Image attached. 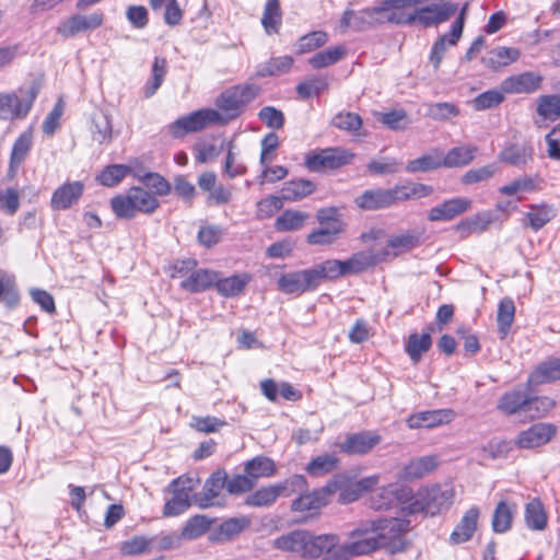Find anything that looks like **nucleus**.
Here are the masks:
<instances>
[{
	"mask_svg": "<svg viewBox=\"0 0 560 560\" xmlns=\"http://www.w3.org/2000/svg\"><path fill=\"white\" fill-rule=\"evenodd\" d=\"M338 542L339 536L336 534L314 535L305 529H295L273 539L272 546L304 559H317L323 553L331 557L332 549Z\"/></svg>",
	"mask_w": 560,
	"mask_h": 560,
	"instance_id": "obj_1",
	"label": "nucleus"
},
{
	"mask_svg": "<svg viewBox=\"0 0 560 560\" xmlns=\"http://www.w3.org/2000/svg\"><path fill=\"white\" fill-rule=\"evenodd\" d=\"M375 530L373 520L360 522L353 529L347 533L348 540L343 544L339 541L334 547L331 557H325L322 560H349L378 549L377 533Z\"/></svg>",
	"mask_w": 560,
	"mask_h": 560,
	"instance_id": "obj_2",
	"label": "nucleus"
},
{
	"mask_svg": "<svg viewBox=\"0 0 560 560\" xmlns=\"http://www.w3.org/2000/svg\"><path fill=\"white\" fill-rule=\"evenodd\" d=\"M160 206L156 197L140 186H132L125 194L110 199V208L118 219L130 220L137 213H153Z\"/></svg>",
	"mask_w": 560,
	"mask_h": 560,
	"instance_id": "obj_3",
	"label": "nucleus"
},
{
	"mask_svg": "<svg viewBox=\"0 0 560 560\" xmlns=\"http://www.w3.org/2000/svg\"><path fill=\"white\" fill-rule=\"evenodd\" d=\"M259 92L260 88L252 83L233 85L221 92L217 96L214 105L222 118V126L236 119L243 113L244 107L254 101Z\"/></svg>",
	"mask_w": 560,
	"mask_h": 560,
	"instance_id": "obj_4",
	"label": "nucleus"
},
{
	"mask_svg": "<svg viewBox=\"0 0 560 560\" xmlns=\"http://www.w3.org/2000/svg\"><path fill=\"white\" fill-rule=\"evenodd\" d=\"M454 499V489L450 485H433L418 490L410 511L423 512L434 516L447 511Z\"/></svg>",
	"mask_w": 560,
	"mask_h": 560,
	"instance_id": "obj_5",
	"label": "nucleus"
},
{
	"mask_svg": "<svg viewBox=\"0 0 560 560\" xmlns=\"http://www.w3.org/2000/svg\"><path fill=\"white\" fill-rule=\"evenodd\" d=\"M38 93L39 84L35 81L26 89L20 88L13 92L0 93V119H24L28 115Z\"/></svg>",
	"mask_w": 560,
	"mask_h": 560,
	"instance_id": "obj_6",
	"label": "nucleus"
},
{
	"mask_svg": "<svg viewBox=\"0 0 560 560\" xmlns=\"http://www.w3.org/2000/svg\"><path fill=\"white\" fill-rule=\"evenodd\" d=\"M212 125L222 126V118L219 110L213 108H201L179 117L172 122L170 125V133L174 138H182L187 133L201 131Z\"/></svg>",
	"mask_w": 560,
	"mask_h": 560,
	"instance_id": "obj_7",
	"label": "nucleus"
},
{
	"mask_svg": "<svg viewBox=\"0 0 560 560\" xmlns=\"http://www.w3.org/2000/svg\"><path fill=\"white\" fill-rule=\"evenodd\" d=\"M198 483L199 479L189 476H180L174 479L168 486L173 497L164 505V516H177L184 513L191 505L192 498L190 493L197 488Z\"/></svg>",
	"mask_w": 560,
	"mask_h": 560,
	"instance_id": "obj_8",
	"label": "nucleus"
},
{
	"mask_svg": "<svg viewBox=\"0 0 560 560\" xmlns=\"http://www.w3.org/2000/svg\"><path fill=\"white\" fill-rule=\"evenodd\" d=\"M373 521L380 548H387L392 552L404 549V535L409 529V521L397 517Z\"/></svg>",
	"mask_w": 560,
	"mask_h": 560,
	"instance_id": "obj_9",
	"label": "nucleus"
},
{
	"mask_svg": "<svg viewBox=\"0 0 560 560\" xmlns=\"http://www.w3.org/2000/svg\"><path fill=\"white\" fill-rule=\"evenodd\" d=\"M354 154L343 148H326L308 153L305 158V166L311 172L336 170L349 164Z\"/></svg>",
	"mask_w": 560,
	"mask_h": 560,
	"instance_id": "obj_10",
	"label": "nucleus"
},
{
	"mask_svg": "<svg viewBox=\"0 0 560 560\" xmlns=\"http://www.w3.org/2000/svg\"><path fill=\"white\" fill-rule=\"evenodd\" d=\"M226 472L218 469L206 480L202 490L192 495V501L201 509L222 506L225 503L223 489L225 488Z\"/></svg>",
	"mask_w": 560,
	"mask_h": 560,
	"instance_id": "obj_11",
	"label": "nucleus"
},
{
	"mask_svg": "<svg viewBox=\"0 0 560 560\" xmlns=\"http://www.w3.org/2000/svg\"><path fill=\"white\" fill-rule=\"evenodd\" d=\"M382 14H384V11L381 10V2L373 8L360 11L347 9L341 16L340 27L342 30L352 28L355 32H362L385 23Z\"/></svg>",
	"mask_w": 560,
	"mask_h": 560,
	"instance_id": "obj_12",
	"label": "nucleus"
},
{
	"mask_svg": "<svg viewBox=\"0 0 560 560\" xmlns=\"http://www.w3.org/2000/svg\"><path fill=\"white\" fill-rule=\"evenodd\" d=\"M278 289L285 294H302L318 288L312 268L283 273L279 277Z\"/></svg>",
	"mask_w": 560,
	"mask_h": 560,
	"instance_id": "obj_13",
	"label": "nucleus"
},
{
	"mask_svg": "<svg viewBox=\"0 0 560 560\" xmlns=\"http://www.w3.org/2000/svg\"><path fill=\"white\" fill-rule=\"evenodd\" d=\"M457 10L456 4L441 3L427 5L415 10L409 14V21L413 24H419L423 27L438 25L451 19Z\"/></svg>",
	"mask_w": 560,
	"mask_h": 560,
	"instance_id": "obj_14",
	"label": "nucleus"
},
{
	"mask_svg": "<svg viewBox=\"0 0 560 560\" xmlns=\"http://www.w3.org/2000/svg\"><path fill=\"white\" fill-rule=\"evenodd\" d=\"M557 433V427L552 423L538 422L518 433L515 444L520 448H535L547 444Z\"/></svg>",
	"mask_w": 560,
	"mask_h": 560,
	"instance_id": "obj_15",
	"label": "nucleus"
},
{
	"mask_svg": "<svg viewBox=\"0 0 560 560\" xmlns=\"http://www.w3.org/2000/svg\"><path fill=\"white\" fill-rule=\"evenodd\" d=\"M104 22L102 11H95L92 14H74L63 21L57 32L63 37H73L80 32L93 31L98 28Z\"/></svg>",
	"mask_w": 560,
	"mask_h": 560,
	"instance_id": "obj_16",
	"label": "nucleus"
},
{
	"mask_svg": "<svg viewBox=\"0 0 560 560\" xmlns=\"http://www.w3.org/2000/svg\"><path fill=\"white\" fill-rule=\"evenodd\" d=\"M466 9L467 4L464 5L458 18L452 24L450 33L440 36L438 40L433 44L430 54V62L433 65L435 69L440 67V63L444 57L446 44L456 45V43L459 40L463 34Z\"/></svg>",
	"mask_w": 560,
	"mask_h": 560,
	"instance_id": "obj_17",
	"label": "nucleus"
},
{
	"mask_svg": "<svg viewBox=\"0 0 560 560\" xmlns=\"http://www.w3.org/2000/svg\"><path fill=\"white\" fill-rule=\"evenodd\" d=\"M409 491L399 485H388L370 495L368 504L375 511L388 510L407 499Z\"/></svg>",
	"mask_w": 560,
	"mask_h": 560,
	"instance_id": "obj_18",
	"label": "nucleus"
},
{
	"mask_svg": "<svg viewBox=\"0 0 560 560\" xmlns=\"http://www.w3.org/2000/svg\"><path fill=\"white\" fill-rule=\"evenodd\" d=\"M542 80L540 74L526 71L504 79L501 90L508 94H532L540 89Z\"/></svg>",
	"mask_w": 560,
	"mask_h": 560,
	"instance_id": "obj_19",
	"label": "nucleus"
},
{
	"mask_svg": "<svg viewBox=\"0 0 560 560\" xmlns=\"http://www.w3.org/2000/svg\"><path fill=\"white\" fill-rule=\"evenodd\" d=\"M334 483H327L326 486L316 489L312 492H304L299 498L292 501L291 510L294 512H308L317 511L325 506L330 495L334 494Z\"/></svg>",
	"mask_w": 560,
	"mask_h": 560,
	"instance_id": "obj_20",
	"label": "nucleus"
},
{
	"mask_svg": "<svg viewBox=\"0 0 560 560\" xmlns=\"http://www.w3.org/2000/svg\"><path fill=\"white\" fill-rule=\"evenodd\" d=\"M381 442V435L373 431H362L348 435L339 448L351 455H363L371 452Z\"/></svg>",
	"mask_w": 560,
	"mask_h": 560,
	"instance_id": "obj_21",
	"label": "nucleus"
},
{
	"mask_svg": "<svg viewBox=\"0 0 560 560\" xmlns=\"http://www.w3.org/2000/svg\"><path fill=\"white\" fill-rule=\"evenodd\" d=\"M471 207V200L464 197H455L444 200L442 203L430 209L428 220L435 221H451L454 218L463 214Z\"/></svg>",
	"mask_w": 560,
	"mask_h": 560,
	"instance_id": "obj_22",
	"label": "nucleus"
},
{
	"mask_svg": "<svg viewBox=\"0 0 560 560\" xmlns=\"http://www.w3.org/2000/svg\"><path fill=\"white\" fill-rule=\"evenodd\" d=\"M454 418L455 412L452 409L425 410L411 415L407 419V424L410 429H431L439 425L447 424Z\"/></svg>",
	"mask_w": 560,
	"mask_h": 560,
	"instance_id": "obj_23",
	"label": "nucleus"
},
{
	"mask_svg": "<svg viewBox=\"0 0 560 560\" xmlns=\"http://www.w3.org/2000/svg\"><path fill=\"white\" fill-rule=\"evenodd\" d=\"M355 206L364 211H375L385 209L395 203V197L392 188L368 189L354 199Z\"/></svg>",
	"mask_w": 560,
	"mask_h": 560,
	"instance_id": "obj_24",
	"label": "nucleus"
},
{
	"mask_svg": "<svg viewBox=\"0 0 560 560\" xmlns=\"http://www.w3.org/2000/svg\"><path fill=\"white\" fill-rule=\"evenodd\" d=\"M83 191L84 185L80 180L65 183L54 191L50 200V207L54 210L69 209L72 205L79 201Z\"/></svg>",
	"mask_w": 560,
	"mask_h": 560,
	"instance_id": "obj_25",
	"label": "nucleus"
},
{
	"mask_svg": "<svg viewBox=\"0 0 560 560\" xmlns=\"http://www.w3.org/2000/svg\"><path fill=\"white\" fill-rule=\"evenodd\" d=\"M494 220V214L491 211H482L459 221L454 229L460 238L465 240L472 234L483 233Z\"/></svg>",
	"mask_w": 560,
	"mask_h": 560,
	"instance_id": "obj_26",
	"label": "nucleus"
},
{
	"mask_svg": "<svg viewBox=\"0 0 560 560\" xmlns=\"http://www.w3.org/2000/svg\"><path fill=\"white\" fill-rule=\"evenodd\" d=\"M528 402V392L517 386L504 393L498 400L497 408L504 415L512 416L520 412H526Z\"/></svg>",
	"mask_w": 560,
	"mask_h": 560,
	"instance_id": "obj_27",
	"label": "nucleus"
},
{
	"mask_svg": "<svg viewBox=\"0 0 560 560\" xmlns=\"http://www.w3.org/2000/svg\"><path fill=\"white\" fill-rule=\"evenodd\" d=\"M499 160L517 168H524L534 160V148L528 143H511L499 154Z\"/></svg>",
	"mask_w": 560,
	"mask_h": 560,
	"instance_id": "obj_28",
	"label": "nucleus"
},
{
	"mask_svg": "<svg viewBox=\"0 0 560 560\" xmlns=\"http://www.w3.org/2000/svg\"><path fill=\"white\" fill-rule=\"evenodd\" d=\"M560 380V359L553 358L541 362L528 376L527 387L551 383Z\"/></svg>",
	"mask_w": 560,
	"mask_h": 560,
	"instance_id": "obj_29",
	"label": "nucleus"
},
{
	"mask_svg": "<svg viewBox=\"0 0 560 560\" xmlns=\"http://www.w3.org/2000/svg\"><path fill=\"white\" fill-rule=\"evenodd\" d=\"M478 518L479 509L476 506L470 508L452 532L450 540L453 544H462L471 539L477 529Z\"/></svg>",
	"mask_w": 560,
	"mask_h": 560,
	"instance_id": "obj_30",
	"label": "nucleus"
},
{
	"mask_svg": "<svg viewBox=\"0 0 560 560\" xmlns=\"http://www.w3.org/2000/svg\"><path fill=\"white\" fill-rule=\"evenodd\" d=\"M217 281V272L209 269L194 270L180 282V288L191 293L209 290Z\"/></svg>",
	"mask_w": 560,
	"mask_h": 560,
	"instance_id": "obj_31",
	"label": "nucleus"
},
{
	"mask_svg": "<svg viewBox=\"0 0 560 560\" xmlns=\"http://www.w3.org/2000/svg\"><path fill=\"white\" fill-rule=\"evenodd\" d=\"M439 465V457L436 455H427L412 459L407 464L401 472V478L405 480H413L422 478L423 476L432 472Z\"/></svg>",
	"mask_w": 560,
	"mask_h": 560,
	"instance_id": "obj_32",
	"label": "nucleus"
},
{
	"mask_svg": "<svg viewBox=\"0 0 560 560\" xmlns=\"http://www.w3.org/2000/svg\"><path fill=\"white\" fill-rule=\"evenodd\" d=\"M312 271L318 287L324 280H335L349 273L346 260L338 259H328L317 264Z\"/></svg>",
	"mask_w": 560,
	"mask_h": 560,
	"instance_id": "obj_33",
	"label": "nucleus"
},
{
	"mask_svg": "<svg viewBox=\"0 0 560 560\" xmlns=\"http://www.w3.org/2000/svg\"><path fill=\"white\" fill-rule=\"evenodd\" d=\"M521 56L517 48L497 47L482 57V63L490 69H499L516 61Z\"/></svg>",
	"mask_w": 560,
	"mask_h": 560,
	"instance_id": "obj_34",
	"label": "nucleus"
},
{
	"mask_svg": "<svg viewBox=\"0 0 560 560\" xmlns=\"http://www.w3.org/2000/svg\"><path fill=\"white\" fill-rule=\"evenodd\" d=\"M244 472L256 486L258 479L273 476L276 466L272 459L265 456H256L245 463Z\"/></svg>",
	"mask_w": 560,
	"mask_h": 560,
	"instance_id": "obj_35",
	"label": "nucleus"
},
{
	"mask_svg": "<svg viewBox=\"0 0 560 560\" xmlns=\"http://www.w3.org/2000/svg\"><path fill=\"white\" fill-rule=\"evenodd\" d=\"M328 483H334V493L339 490L338 502L341 504H349L357 501L362 492L357 488V482L349 480L347 474H338Z\"/></svg>",
	"mask_w": 560,
	"mask_h": 560,
	"instance_id": "obj_36",
	"label": "nucleus"
},
{
	"mask_svg": "<svg viewBox=\"0 0 560 560\" xmlns=\"http://www.w3.org/2000/svg\"><path fill=\"white\" fill-rule=\"evenodd\" d=\"M315 189L316 185L312 180L292 179L283 184L281 192L284 200L298 201L312 195Z\"/></svg>",
	"mask_w": 560,
	"mask_h": 560,
	"instance_id": "obj_37",
	"label": "nucleus"
},
{
	"mask_svg": "<svg viewBox=\"0 0 560 560\" xmlns=\"http://www.w3.org/2000/svg\"><path fill=\"white\" fill-rule=\"evenodd\" d=\"M524 518L532 530H544L547 527L548 516L540 500L533 499L526 504Z\"/></svg>",
	"mask_w": 560,
	"mask_h": 560,
	"instance_id": "obj_38",
	"label": "nucleus"
},
{
	"mask_svg": "<svg viewBox=\"0 0 560 560\" xmlns=\"http://www.w3.org/2000/svg\"><path fill=\"white\" fill-rule=\"evenodd\" d=\"M294 60L291 56H281L270 58L268 61L262 62L256 68V77H276L289 72Z\"/></svg>",
	"mask_w": 560,
	"mask_h": 560,
	"instance_id": "obj_39",
	"label": "nucleus"
},
{
	"mask_svg": "<svg viewBox=\"0 0 560 560\" xmlns=\"http://www.w3.org/2000/svg\"><path fill=\"white\" fill-rule=\"evenodd\" d=\"M281 497L278 485L261 487L245 498V504L252 508H266L272 505Z\"/></svg>",
	"mask_w": 560,
	"mask_h": 560,
	"instance_id": "obj_40",
	"label": "nucleus"
},
{
	"mask_svg": "<svg viewBox=\"0 0 560 560\" xmlns=\"http://www.w3.org/2000/svg\"><path fill=\"white\" fill-rule=\"evenodd\" d=\"M477 148L472 145L452 148L442 159L444 167H462L468 165L474 159Z\"/></svg>",
	"mask_w": 560,
	"mask_h": 560,
	"instance_id": "obj_41",
	"label": "nucleus"
},
{
	"mask_svg": "<svg viewBox=\"0 0 560 560\" xmlns=\"http://www.w3.org/2000/svg\"><path fill=\"white\" fill-rule=\"evenodd\" d=\"M33 144V138L31 132H23L13 143L11 155H10V173H14L15 170L25 161Z\"/></svg>",
	"mask_w": 560,
	"mask_h": 560,
	"instance_id": "obj_42",
	"label": "nucleus"
},
{
	"mask_svg": "<svg viewBox=\"0 0 560 560\" xmlns=\"http://www.w3.org/2000/svg\"><path fill=\"white\" fill-rule=\"evenodd\" d=\"M248 281L249 277L247 275H234L224 279H220L219 275L217 273V281L214 287L221 295L231 298L242 293Z\"/></svg>",
	"mask_w": 560,
	"mask_h": 560,
	"instance_id": "obj_43",
	"label": "nucleus"
},
{
	"mask_svg": "<svg viewBox=\"0 0 560 560\" xmlns=\"http://www.w3.org/2000/svg\"><path fill=\"white\" fill-rule=\"evenodd\" d=\"M395 197V203L410 199L427 197L433 192V187L420 183H410L406 185H396L392 188Z\"/></svg>",
	"mask_w": 560,
	"mask_h": 560,
	"instance_id": "obj_44",
	"label": "nucleus"
},
{
	"mask_svg": "<svg viewBox=\"0 0 560 560\" xmlns=\"http://www.w3.org/2000/svg\"><path fill=\"white\" fill-rule=\"evenodd\" d=\"M282 21L279 0H267L261 18V24L268 34L278 33Z\"/></svg>",
	"mask_w": 560,
	"mask_h": 560,
	"instance_id": "obj_45",
	"label": "nucleus"
},
{
	"mask_svg": "<svg viewBox=\"0 0 560 560\" xmlns=\"http://www.w3.org/2000/svg\"><path fill=\"white\" fill-rule=\"evenodd\" d=\"M92 139L98 144L109 143L113 139V126L109 116L100 114L93 117L91 127Z\"/></svg>",
	"mask_w": 560,
	"mask_h": 560,
	"instance_id": "obj_46",
	"label": "nucleus"
},
{
	"mask_svg": "<svg viewBox=\"0 0 560 560\" xmlns=\"http://www.w3.org/2000/svg\"><path fill=\"white\" fill-rule=\"evenodd\" d=\"M555 217V210L547 203L532 205L529 211L526 213L529 226L534 231H539Z\"/></svg>",
	"mask_w": 560,
	"mask_h": 560,
	"instance_id": "obj_47",
	"label": "nucleus"
},
{
	"mask_svg": "<svg viewBox=\"0 0 560 560\" xmlns=\"http://www.w3.org/2000/svg\"><path fill=\"white\" fill-rule=\"evenodd\" d=\"M442 158L434 151L411 160L406 165L408 173H425L442 167Z\"/></svg>",
	"mask_w": 560,
	"mask_h": 560,
	"instance_id": "obj_48",
	"label": "nucleus"
},
{
	"mask_svg": "<svg viewBox=\"0 0 560 560\" xmlns=\"http://www.w3.org/2000/svg\"><path fill=\"white\" fill-rule=\"evenodd\" d=\"M131 172L128 165L112 164L106 166L97 176L96 180L106 187H115Z\"/></svg>",
	"mask_w": 560,
	"mask_h": 560,
	"instance_id": "obj_49",
	"label": "nucleus"
},
{
	"mask_svg": "<svg viewBox=\"0 0 560 560\" xmlns=\"http://www.w3.org/2000/svg\"><path fill=\"white\" fill-rule=\"evenodd\" d=\"M514 516V505L500 501L492 516V529L495 533H505L510 529Z\"/></svg>",
	"mask_w": 560,
	"mask_h": 560,
	"instance_id": "obj_50",
	"label": "nucleus"
},
{
	"mask_svg": "<svg viewBox=\"0 0 560 560\" xmlns=\"http://www.w3.org/2000/svg\"><path fill=\"white\" fill-rule=\"evenodd\" d=\"M382 260V256L374 252H360L346 260L349 273H358L375 266Z\"/></svg>",
	"mask_w": 560,
	"mask_h": 560,
	"instance_id": "obj_51",
	"label": "nucleus"
},
{
	"mask_svg": "<svg viewBox=\"0 0 560 560\" xmlns=\"http://www.w3.org/2000/svg\"><path fill=\"white\" fill-rule=\"evenodd\" d=\"M536 110L537 114L546 120H557L560 117V95L539 96Z\"/></svg>",
	"mask_w": 560,
	"mask_h": 560,
	"instance_id": "obj_52",
	"label": "nucleus"
},
{
	"mask_svg": "<svg viewBox=\"0 0 560 560\" xmlns=\"http://www.w3.org/2000/svg\"><path fill=\"white\" fill-rule=\"evenodd\" d=\"M339 465V458L331 454H324L313 458L306 466L311 476H323L335 470Z\"/></svg>",
	"mask_w": 560,
	"mask_h": 560,
	"instance_id": "obj_53",
	"label": "nucleus"
},
{
	"mask_svg": "<svg viewBox=\"0 0 560 560\" xmlns=\"http://www.w3.org/2000/svg\"><path fill=\"white\" fill-rule=\"evenodd\" d=\"M515 305L512 299L504 298L498 305L497 322L498 329L502 336H505L514 320Z\"/></svg>",
	"mask_w": 560,
	"mask_h": 560,
	"instance_id": "obj_54",
	"label": "nucleus"
},
{
	"mask_svg": "<svg viewBox=\"0 0 560 560\" xmlns=\"http://www.w3.org/2000/svg\"><path fill=\"white\" fill-rule=\"evenodd\" d=\"M308 214L298 210H285L276 221L278 231H296L300 230Z\"/></svg>",
	"mask_w": 560,
	"mask_h": 560,
	"instance_id": "obj_55",
	"label": "nucleus"
},
{
	"mask_svg": "<svg viewBox=\"0 0 560 560\" xmlns=\"http://www.w3.org/2000/svg\"><path fill=\"white\" fill-rule=\"evenodd\" d=\"M346 54L343 47H330L319 51L308 59V65L313 69H322L339 61Z\"/></svg>",
	"mask_w": 560,
	"mask_h": 560,
	"instance_id": "obj_56",
	"label": "nucleus"
},
{
	"mask_svg": "<svg viewBox=\"0 0 560 560\" xmlns=\"http://www.w3.org/2000/svg\"><path fill=\"white\" fill-rule=\"evenodd\" d=\"M328 40V35L323 31H314L299 38L295 47L296 54L303 55L311 52L322 46Z\"/></svg>",
	"mask_w": 560,
	"mask_h": 560,
	"instance_id": "obj_57",
	"label": "nucleus"
},
{
	"mask_svg": "<svg viewBox=\"0 0 560 560\" xmlns=\"http://www.w3.org/2000/svg\"><path fill=\"white\" fill-rule=\"evenodd\" d=\"M537 189V179L530 176H521L511 183L499 188V192L503 196H514L520 192H532Z\"/></svg>",
	"mask_w": 560,
	"mask_h": 560,
	"instance_id": "obj_58",
	"label": "nucleus"
},
{
	"mask_svg": "<svg viewBox=\"0 0 560 560\" xmlns=\"http://www.w3.org/2000/svg\"><path fill=\"white\" fill-rule=\"evenodd\" d=\"M167 72V62L165 58L156 57L152 66V78L144 88V96L151 97L162 85L164 77Z\"/></svg>",
	"mask_w": 560,
	"mask_h": 560,
	"instance_id": "obj_59",
	"label": "nucleus"
},
{
	"mask_svg": "<svg viewBox=\"0 0 560 560\" xmlns=\"http://www.w3.org/2000/svg\"><path fill=\"white\" fill-rule=\"evenodd\" d=\"M328 86V81L324 77H312L296 85V92L302 100L319 95Z\"/></svg>",
	"mask_w": 560,
	"mask_h": 560,
	"instance_id": "obj_60",
	"label": "nucleus"
},
{
	"mask_svg": "<svg viewBox=\"0 0 560 560\" xmlns=\"http://www.w3.org/2000/svg\"><path fill=\"white\" fill-rule=\"evenodd\" d=\"M421 232L407 231L399 235H393L388 240V246L400 250H410L420 245Z\"/></svg>",
	"mask_w": 560,
	"mask_h": 560,
	"instance_id": "obj_61",
	"label": "nucleus"
},
{
	"mask_svg": "<svg viewBox=\"0 0 560 560\" xmlns=\"http://www.w3.org/2000/svg\"><path fill=\"white\" fill-rule=\"evenodd\" d=\"M459 114L458 107L453 103L441 102L428 105L427 116L434 120H447Z\"/></svg>",
	"mask_w": 560,
	"mask_h": 560,
	"instance_id": "obj_62",
	"label": "nucleus"
},
{
	"mask_svg": "<svg viewBox=\"0 0 560 560\" xmlns=\"http://www.w3.org/2000/svg\"><path fill=\"white\" fill-rule=\"evenodd\" d=\"M343 231V228L322 226L307 235V242L313 245H328L335 242L337 236Z\"/></svg>",
	"mask_w": 560,
	"mask_h": 560,
	"instance_id": "obj_63",
	"label": "nucleus"
},
{
	"mask_svg": "<svg viewBox=\"0 0 560 560\" xmlns=\"http://www.w3.org/2000/svg\"><path fill=\"white\" fill-rule=\"evenodd\" d=\"M331 125L340 130L355 132L362 126V118L351 112L339 113L332 118Z\"/></svg>",
	"mask_w": 560,
	"mask_h": 560,
	"instance_id": "obj_64",
	"label": "nucleus"
}]
</instances>
